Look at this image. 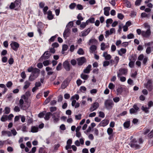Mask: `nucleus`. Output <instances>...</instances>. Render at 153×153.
<instances>
[{
	"label": "nucleus",
	"mask_w": 153,
	"mask_h": 153,
	"mask_svg": "<svg viewBox=\"0 0 153 153\" xmlns=\"http://www.w3.org/2000/svg\"><path fill=\"white\" fill-rule=\"evenodd\" d=\"M114 104L113 101L110 99L106 100L104 102L105 106L107 110L112 109Z\"/></svg>",
	"instance_id": "obj_1"
},
{
	"label": "nucleus",
	"mask_w": 153,
	"mask_h": 153,
	"mask_svg": "<svg viewBox=\"0 0 153 153\" xmlns=\"http://www.w3.org/2000/svg\"><path fill=\"white\" fill-rule=\"evenodd\" d=\"M137 140L135 138H134L131 140L130 142L129 145L132 148H134L135 149H140V146L137 144Z\"/></svg>",
	"instance_id": "obj_2"
},
{
	"label": "nucleus",
	"mask_w": 153,
	"mask_h": 153,
	"mask_svg": "<svg viewBox=\"0 0 153 153\" xmlns=\"http://www.w3.org/2000/svg\"><path fill=\"white\" fill-rule=\"evenodd\" d=\"M51 116L52 118L53 119V121L54 123H57L59 120V117H60L59 114L57 112H56L52 113Z\"/></svg>",
	"instance_id": "obj_3"
},
{
	"label": "nucleus",
	"mask_w": 153,
	"mask_h": 153,
	"mask_svg": "<svg viewBox=\"0 0 153 153\" xmlns=\"http://www.w3.org/2000/svg\"><path fill=\"white\" fill-rule=\"evenodd\" d=\"M119 71L120 72L118 73L117 74V77H120V76L123 75H126L128 73V70L127 68H120Z\"/></svg>",
	"instance_id": "obj_4"
},
{
	"label": "nucleus",
	"mask_w": 153,
	"mask_h": 153,
	"mask_svg": "<svg viewBox=\"0 0 153 153\" xmlns=\"http://www.w3.org/2000/svg\"><path fill=\"white\" fill-rule=\"evenodd\" d=\"M151 29H147L146 31H142V36L146 38H149L151 35Z\"/></svg>",
	"instance_id": "obj_5"
},
{
	"label": "nucleus",
	"mask_w": 153,
	"mask_h": 153,
	"mask_svg": "<svg viewBox=\"0 0 153 153\" xmlns=\"http://www.w3.org/2000/svg\"><path fill=\"white\" fill-rule=\"evenodd\" d=\"M10 45L11 48L15 51H17L19 47V44L16 42H13Z\"/></svg>",
	"instance_id": "obj_6"
},
{
	"label": "nucleus",
	"mask_w": 153,
	"mask_h": 153,
	"mask_svg": "<svg viewBox=\"0 0 153 153\" xmlns=\"http://www.w3.org/2000/svg\"><path fill=\"white\" fill-rule=\"evenodd\" d=\"M37 26V31L39 35L41 36L42 34V30H43L44 28L43 23L42 22H38Z\"/></svg>",
	"instance_id": "obj_7"
},
{
	"label": "nucleus",
	"mask_w": 153,
	"mask_h": 153,
	"mask_svg": "<svg viewBox=\"0 0 153 153\" xmlns=\"http://www.w3.org/2000/svg\"><path fill=\"white\" fill-rule=\"evenodd\" d=\"M51 55V54L49 51H45L42 56L41 58H43L45 60H47L49 59Z\"/></svg>",
	"instance_id": "obj_8"
},
{
	"label": "nucleus",
	"mask_w": 153,
	"mask_h": 153,
	"mask_svg": "<svg viewBox=\"0 0 153 153\" xmlns=\"http://www.w3.org/2000/svg\"><path fill=\"white\" fill-rule=\"evenodd\" d=\"M77 64L79 66L82 65L86 62V60L84 57H82L77 58Z\"/></svg>",
	"instance_id": "obj_9"
},
{
	"label": "nucleus",
	"mask_w": 153,
	"mask_h": 153,
	"mask_svg": "<svg viewBox=\"0 0 153 153\" xmlns=\"http://www.w3.org/2000/svg\"><path fill=\"white\" fill-rule=\"evenodd\" d=\"M63 66L66 71H69L70 70V65L68 61L66 60L63 63Z\"/></svg>",
	"instance_id": "obj_10"
},
{
	"label": "nucleus",
	"mask_w": 153,
	"mask_h": 153,
	"mask_svg": "<svg viewBox=\"0 0 153 153\" xmlns=\"http://www.w3.org/2000/svg\"><path fill=\"white\" fill-rule=\"evenodd\" d=\"M99 106V103L97 102H95L91 105V106L89 110L90 112H92L96 110Z\"/></svg>",
	"instance_id": "obj_11"
},
{
	"label": "nucleus",
	"mask_w": 153,
	"mask_h": 153,
	"mask_svg": "<svg viewBox=\"0 0 153 153\" xmlns=\"http://www.w3.org/2000/svg\"><path fill=\"white\" fill-rule=\"evenodd\" d=\"M109 122V120L108 119H104L102 120L100 122L98 126H100L105 127L108 124Z\"/></svg>",
	"instance_id": "obj_12"
},
{
	"label": "nucleus",
	"mask_w": 153,
	"mask_h": 153,
	"mask_svg": "<svg viewBox=\"0 0 153 153\" xmlns=\"http://www.w3.org/2000/svg\"><path fill=\"white\" fill-rule=\"evenodd\" d=\"M126 88H123L120 86L117 89V94H121L123 91H126Z\"/></svg>",
	"instance_id": "obj_13"
},
{
	"label": "nucleus",
	"mask_w": 153,
	"mask_h": 153,
	"mask_svg": "<svg viewBox=\"0 0 153 153\" xmlns=\"http://www.w3.org/2000/svg\"><path fill=\"white\" fill-rule=\"evenodd\" d=\"M46 14H47V18L49 20H51L54 18V15L52 14V11L50 10H49Z\"/></svg>",
	"instance_id": "obj_14"
},
{
	"label": "nucleus",
	"mask_w": 153,
	"mask_h": 153,
	"mask_svg": "<svg viewBox=\"0 0 153 153\" xmlns=\"http://www.w3.org/2000/svg\"><path fill=\"white\" fill-rule=\"evenodd\" d=\"M152 81L150 79H149L147 83L146 88L149 91H151L152 89Z\"/></svg>",
	"instance_id": "obj_15"
},
{
	"label": "nucleus",
	"mask_w": 153,
	"mask_h": 153,
	"mask_svg": "<svg viewBox=\"0 0 153 153\" xmlns=\"http://www.w3.org/2000/svg\"><path fill=\"white\" fill-rule=\"evenodd\" d=\"M70 31V29L68 27H67L66 29H65L63 33L64 37L67 38L69 36Z\"/></svg>",
	"instance_id": "obj_16"
},
{
	"label": "nucleus",
	"mask_w": 153,
	"mask_h": 153,
	"mask_svg": "<svg viewBox=\"0 0 153 153\" xmlns=\"http://www.w3.org/2000/svg\"><path fill=\"white\" fill-rule=\"evenodd\" d=\"M40 73V70L37 68H34L32 73V74L38 75L39 76Z\"/></svg>",
	"instance_id": "obj_17"
},
{
	"label": "nucleus",
	"mask_w": 153,
	"mask_h": 153,
	"mask_svg": "<svg viewBox=\"0 0 153 153\" xmlns=\"http://www.w3.org/2000/svg\"><path fill=\"white\" fill-rule=\"evenodd\" d=\"M91 28H88L87 29L84 30L81 32L82 33V36H87L89 34Z\"/></svg>",
	"instance_id": "obj_18"
},
{
	"label": "nucleus",
	"mask_w": 153,
	"mask_h": 153,
	"mask_svg": "<svg viewBox=\"0 0 153 153\" xmlns=\"http://www.w3.org/2000/svg\"><path fill=\"white\" fill-rule=\"evenodd\" d=\"M110 9V7H106L104 8V14L105 16H108L109 15V11Z\"/></svg>",
	"instance_id": "obj_19"
},
{
	"label": "nucleus",
	"mask_w": 153,
	"mask_h": 153,
	"mask_svg": "<svg viewBox=\"0 0 153 153\" xmlns=\"http://www.w3.org/2000/svg\"><path fill=\"white\" fill-rule=\"evenodd\" d=\"M68 80L65 79L62 82L61 85V88L62 89H65L68 86Z\"/></svg>",
	"instance_id": "obj_20"
},
{
	"label": "nucleus",
	"mask_w": 153,
	"mask_h": 153,
	"mask_svg": "<svg viewBox=\"0 0 153 153\" xmlns=\"http://www.w3.org/2000/svg\"><path fill=\"white\" fill-rule=\"evenodd\" d=\"M52 113L50 112H46L45 114L44 119L46 120H48L50 118V116H51Z\"/></svg>",
	"instance_id": "obj_21"
},
{
	"label": "nucleus",
	"mask_w": 153,
	"mask_h": 153,
	"mask_svg": "<svg viewBox=\"0 0 153 153\" xmlns=\"http://www.w3.org/2000/svg\"><path fill=\"white\" fill-rule=\"evenodd\" d=\"M90 52L91 53H93L97 49V47L96 45H93L90 48Z\"/></svg>",
	"instance_id": "obj_22"
},
{
	"label": "nucleus",
	"mask_w": 153,
	"mask_h": 153,
	"mask_svg": "<svg viewBox=\"0 0 153 153\" xmlns=\"http://www.w3.org/2000/svg\"><path fill=\"white\" fill-rule=\"evenodd\" d=\"M128 59L129 61L135 62L137 59V54L132 55L130 57H129Z\"/></svg>",
	"instance_id": "obj_23"
},
{
	"label": "nucleus",
	"mask_w": 153,
	"mask_h": 153,
	"mask_svg": "<svg viewBox=\"0 0 153 153\" xmlns=\"http://www.w3.org/2000/svg\"><path fill=\"white\" fill-rule=\"evenodd\" d=\"M38 76V75L31 74L29 77V80L30 81H33L35 80Z\"/></svg>",
	"instance_id": "obj_24"
},
{
	"label": "nucleus",
	"mask_w": 153,
	"mask_h": 153,
	"mask_svg": "<svg viewBox=\"0 0 153 153\" xmlns=\"http://www.w3.org/2000/svg\"><path fill=\"white\" fill-rule=\"evenodd\" d=\"M97 41L95 39H91L89 40L88 44L89 45L93 44H97Z\"/></svg>",
	"instance_id": "obj_25"
},
{
	"label": "nucleus",
	"mask_w": 153,
	"mask_h": 153,
	"mask_svg": "<svg viewBox=\"0 0 153 153\" xmlns=\"http://www.w3.org/2000/svg\"><path fill=\"white\" fill-rule=\"evenodd\" d=\"M126 52V50L125 48H122L120 51H118V54L120 56H122L123 54L125 53Z\"/></svg>",
	"instance_id": "obj_26"
},
{
	"label": "nucleus",
	"mask_w": 153,
	"mask_h": 153,
	"mask_svg": "<svg viewBox=\"0 0 153 153\" xmlns=\"http://www.w3.org/2000/svg\"><path fill=\"white\" fill-rule=\"evenodd\" d=\"M16 7L17 8L20 7L21 5V0H16L14 3Z\"/></svg>",
	"instance_id": "obj_27"
},
{
	"label": "nucleus",
	"mask_w": 153,
	"mask_h": 153,
	"mask_svg": "<svg viewBox=\"0 0 153 153\" xmlns=\"http://www.w3.org/2000/svg\"><path fill=\"white\" fill-rule=\"evenodd\" d=\"M113 132V130L111 128H109L107 129V133L108 135H109V137H111L112 136V134Z\"/></svg>",
	"instance_id": "obj_28"
},
{
	"label": "nucleus",
	"mask_w": 153,
	"mask_h": 153,
	"mask_svg": "<svg viewBox=\"0 0 153 153\" xmlns=\"http://www.w3.org/2000/svg\"><path fill=\"white\" fill-rule=\"evenodd\" d=\"M95 22V18L94 17H91L86 21L87 24H88L89 23H94Z\"/></svg>",
	"instance_id": "obj_29"
},
{
	"label": "nucleus",
	"mask_w": 153,
	"mask_h": 153,
	"mask_svg": "<svg viewBox=\"0 0 153 153\" xmlns=\"http://www.w3.org/2000/svg\"><path fill=\"white\" fill-rule=\"evenodd\" d=\"M38 131V128L37 127L32 126L31 128V132L33 133L37 132Z\"/></svg>",
	"instance_id": "obj_30"
},
{
	"label": "nucleus",
	"mask_w": 153,
	"mask_h": 153,
	"mask_svg": "<svg viewBox=\"0 0 153 153\" xmlns=\"http://www.w3.org/2000/svg\"><path fill=\"white\" fill-rule=\"evenodd\" d=\"M130 120L127 121L125 122L123 124L124 127L128 128L130 126Z\"/></svg>",
	"instance_id": "obj_31"
},
{
	"label": "nucleus",
	"mask_w": 153,
	"mask_h": 153,
	"mask_svg": "<svg viewBox=\"0 0 153 153\" xmlns=\"http://www.w3.org/2000/svg\"><path fill=\"white\" fill-rule=\"evenodd\" d=\"M46 111H44L42 112H40L38 115V117L40 118H42L45 116Z\"/></svg>",
	"instance_id": "obj_32"
},
{
	"label": "nucleus",
	"mask_w": 153,
	"mask_h": 153,
	"mask_svg": "<svg viewBox=\"0 0 153 153\" xmlns=\"http://www.w3.org/2000/svg\"><path fill=\"white\" fill-rule=\"evenodd\" d=\"M80 77L81 78L84 80H87L89 77V76L88 75L84 74L82 73L81 74Z\"/></svg>",
	"instance_id": "obj_33"
},
{
	"label": "nucleus",
	"mask_w": 153,
	"mask_h": 153,
	"mask_svg": "<svg viewBox=\"0 0 153 153\" xmlns=\"http://www.w3.org/2000/svg\"><path fill=\"white\" fill-rule=\"evenodd\" d=\"M25 85L23 87V88L25 89H27L29 87L30 83L28 81H26L25 82Z\"/></svg>",
	"instance_id": "obj_34"
},
{
	"label": "nucleus",
	"mask_w": 153,
	"mask_h": 153,
	"mask_svg": "<svg viewBox=\"0 0 153 153\" xmlns=\"http://www.w3.org/2000/svg\"><path fill=\"white\" fill-rule=\"evenodd\" d=\"M125 2L126 6L127 7L130 8L131 7V5L130 2L127 0H123Z\"/></svg>",
	"instance_id": "obj_35"
},
{
	"label": "nucleus",
	"mask_w": 153,
	"mask_h": 153,
	"mask_svg": "<svg viewBox=\"0 0 153 153\" xmlns=\"http://www.w3.org/2000/svg\"><path fill=\"white\" fill-rule=\"evenodd\" d=\"M58 36L57 34H56V35L52 36L49 40V42H53L54 41L55 39L56 38L57 36Z\"/></svg>",
	"instance_id": "obj_36"
},
{
	"label": "nucleus",
	"mask_w": 153,
	"mask_h": 153,
	"mask_svg": "<svg viewBox=\"0 0 153 153\" xmlns=\"http://www.w3.org/2000/svg\"><path fill=\"white\" fill-rule=\"evenodd\" d=\"M141 109L146 113H148L149 112L148 110L149 109V108H148V107H145L143 106H142L141 107Z\"/></svg>",
	"instance_id": "obj_37"
},
{
	"label": "nucleus",
	"mask_w": 153,
	"mask_h": 153,
	"mask_svg": "<svg viewBox=\"0 0 153 153\" xmlns=\"http://www.w3.org/2000/svg\"><path fill=\"white\" fill-rule=\"evenodd\" d=\"M49 8L48 6H46L43 8V12L44 15H46L47 13V11L48 10Z\"/></svg>",
	"instance_id": "obj_38"
},
{
	"label": "nucleus",
	"mask_w": 153,
	"mask_h": 153,
	"mask_svg": "<svg viewBox=\"0 0 153 153\" xmlns=\"http://www.w3.org/2000/svg\"><path fill=\"white\" fill-rule=\"evenodd\" d=\"M7 120V116L5 115L3 116L1 119V120L2 122H5Z\"/></svg>",
	"instance_id": "obj_39"
},
{
	"label": "nucleus",
	"mask_w": 153,
	"mask_h": 153,
	"mask_svg": "<svg viewBox=\"0 0 153 153\" xmlns=\"http://www.w3.org/2000/svg\"><path fill=\"white\" fill-rule=\"evenodd\" d=\"M4 111L5 114H9L10 111V108L8 107H6L5 108Z\"/></svg>",
	"instance_id": "obj_40"
},
{
	"label": "nucleus",
	"mask_w": 153,
	"mask_h": 153,
	"mask_svg": "<svg viewBox=\"0 0 153 153\" xmlns=\"http://www.w3.org/2000/svg\"><path fill=\"white\" fill-rule=\"evenodd\" d=\"M115 87V85L112 83H110L108 86V88L110 89H114Z\"/></svg>",
	"instance_id": "obj_41"
},
{
	"label": "nucleus",
	"mask_w": 153,
	"mask_h": 153,
	"mask_svg": "<svg viewBox=\"0 0 153 153\" xmlns=\"http://www.w3.org/2000/svg\"><path fill=\"white\" fill-rule=\"evenodd\" d=\"M76 6V4L73 3H71L69 6V7L71 9H74Z\"/></svg>",
	"instance_id": "obj_42"
},
{
	"label": "nucleus",
	"mask_w": 153,
	"mask_h": 153,
	"mask_svg": "<svg viewBox=\"0 0 153 153\" xmlns=\"http://www.w3.org/2000/svg\"><path fill=\"white\" fill-rule=\"evenodd\" d=\"M77 53L79 55H83L84 53V52L82 48H80L77 51Z\"/></svg>",
	"instance_id": "obj_43"
},
{
	"label": "nucleus",
	"mask_w": 153,
	"mask_h": 153,
	"mask_svg": "<svg viewBox=\"0 0 153 153\" xmlns=\"http://www.w3.org/2000/svg\"><path fill=\"white\" fill-rule=\"evenodd\" d=\"M76 9L78 10H82L83 9V6L79 4H78L76 5Z\"/></svg>",
	"instance_id": "obj_44"
},
{
	"label": "nucleus",
	"mask_w": 153,
	"mask_h": 153,
	"mask_svg": "<svg viewBox=\"0 0 153 153\" xmlns=\"http://www.w3.org/2000/svg\"><path fill=\"white\" fill-rule=\"evenodd\" d=\"M43 64L44 66H46L49 65L50 63L49 60H46L43 62Z\"/></svg>",
	"instance_id": "obj_45"
},
{
	"label": "nucleus",
	"mask_w": 153,
	"mask_h": 153,
	"mask_svg": "<svg viewBox=\"0 0 153 153\" xmlns=\"http://www.w3.org/2000/svg\"><path fill=\"white\" fill-rule=\"evenodd\" d=\"M77 18L79 20L82 21L83 20V18L82 17V14L80 13H79L77 16Z\"/></svg>",
	"instance_id": "obj_46"
},
{
	"label": "nucleus",
	"mask_w": 153,
	"mask_h": 153,
	"mask_svg": "<svg viewBox=\"0 0 153 153\" xmlns=\"http://www.w3.org/2000/svg\"><path fill=\"white\" fill-rule=\"evenodd\" d=\"M13 85V84L11 81L8 82L6 84L7 87L8 88L11 87Z\"/></svg>",
	"instance_id": "obj_47"
},
{
	"label": "nucleus",
	"mask_w": 153,
	"mask_h": 153,
	"mask_svg": "<svg viewBox=\"0 0 153 153\" xmlns=\"http://www.w3.org/2000/svg\"><path fill=\"white\" fill-rule=\"evenodd\" d=\"M101 49L102 51H104L105 49V44L104 42H102L101 43Z\"/></svg>",
	"instance_id": "obj_48"
},
{
	"label": "nucleus",
	"mask_w": 153,
	"mask_h": 153,
	"mask_svg": "<svg viewBox=\"0 0 153 153\" xmlns=\"http://www.w3.org/2000/svg\"><path fill=\"white\" fill-rule=\"evenodd\" d=\"M57 110V108L56 107H51L50 108V110L51 112L56 111Z\"/></svg>",
	"instance_id": "obj_49"
},
{
	"label": "nucleus",
	"mask_w": 153,
	"mask_h": 153,
	"mask_svg": "<svg viewBox=\"0 0 153 153\" xmlns=\"http://www.w3.org/2000/svg\"><path fill=\"white\" fill-rule=\"evenodd\" d=\"M117 17L120 19H123L124 17V16L121 13L118 14Z\"/></svg>",
	"instance_id": "obj_50"
},
{
	"label": "nucleus",
	"mask_w": 153,
	"mask_h": 153,
	"mask_svg": "<svg viewBox=\"0 0 153 153\" xmlns=\"http://www.w3.org/2000/svg\"><path fill=\"white\" fill-rule=\"evenodd\" d=\"M134 63L135 62L130 61V62L128 64L129 66L131 68H133L134 66Z\"/></svg>",
	"instance_id": "obj_51"
},
{
	"label": "nucleus",
	"mask_w": 153,
	"mask_h": 153,
	"mask_svg": "<svg viewBox=\"0 0 153 153\" xmlns=\"http://www.w3.org/2000/svg\"><path fill=\"white\" fill-rule=\"evenodd\" d=\"M62 64L61 63H59L56 67V69L57 71H59L62 69Z\"/></svg>",
	"instance_id": "obj_52"
},
{
	"label": "nucleus",
	"mask_w": 153,
	"mask_h": 153,
	"mask_svg": "<svg viewBox=\"0 0 153 153\" xmlns=\"http://www.w3.org/2000/svg\"><path fill=\"white\" fill-rule=\"evenodd\" d=\"M86 22H82V23L80 25V27L82 29H83L86 27L87 25Z\"/></svg>",
	"instance_id": "obj_53"
},
{
	"label": "nucleus",
	"mask_w": 153,
	"mask_h": 153,
	"mask_svg": "<svg viewBox=\"0 0 153 153\" xmlns=\"http://www.w3.org/2000/svg\"><path fill=\"white\" fill-rule=\"evenodd\" d=\"M80 90L82 92H84L86 90V88L84 86H81L80 87Z\"/></svg>",
	"instance_id": "obj_54"
},
{
	"label": "nucleus",
	"mask_w": 153,
	"mask_h": 153,
	"mask_svg": "<svg viewBox=\"0 0 153 153\" xmlns=\"http://www.w3.org/2000/svg\"><path fill=\"white\" fill-rule=\"evenodd\" d=\"M8 62L10 65H11L14 63V59L12 58H10L8 60Z\"/></svg>",
	"instance_id": "obj_55"
},
{
	"label": "nucleus",
	"mask_w": 153,
	"mask_h": 153,
	"mask_svg": "<svg viewBox=\"0 0 153 153\" xmlns=\"http://www.w3.org/2000/svg\"><path fill=\"white\" fill-rule=\"evenodd\" d=\"M68 48V46L66 45H63L62 46V51H65L67 50Z\"/></svg>",
	"instance_id": "obj_56"
},
{
	"label": "nucleus",
	"mask_w": 153,
	"mask_h": 153,
	"mask_svg": "<svg viewBox=\"0 0 153 153\" xmlns=\"http://www.w3.org/2000/svg\"><path fill=\"white\" fill-rule=\"evenodd\" d=\"M110 64V62L108 61H105L103 63V66L106 67L108 66Z\"/></svg>",
	"instance_id": "obj_57"
},
{
	"label": "nucleus",
	"mask_w": 153,
	"mask_h": 153,
	"mask_svg": "<svg viewBox=\"0 0 153 153\" xmlns=\"http://www.w3.org/2000/svg\"><path fill=\"white\" fill-rule=\"evenodd\" d=\"M130 113L131 114H133L135 113H136L137 112L135 111L134 109L132 108H131L129 110Z\"/></svg>",
	"instance_id": "obj_58"
},
{
	"label": "nucleus",
	"mask_w": 153,
	"mask_h": 153,
	"mask_svg": "<svg viewBox=\"0 0 153 153\" xmlns=\"http://www.w3.org/2000/svg\"><path fill=\"white\" fill-rule=\"evenodd\" d=\"M71 63L73 66L75 65L77 63L76 61L74 59H72L71 61Z\"/></svg>",
	"instance_id": "obj_59"
},
{
	"label": "nucleus",
	"mask_w": 153,
	"mask_h": 153,
	"mask_svg": "<svg viewBox=\"0 0 153 153\" xmlns=\"http://www.w3.org/2000/svg\"><path fill=\"white\" fill-rule=\"evenodd\" d=\"M16 7V5L15 3L13 2L11 3L10 5L9 6V8L11 9H13Z\"/></svg>",
	"instance_id": "obj_60"
},
{
	"label": "nucleus",
	"mask_w": 153,
	"mask_h": 153,
	"mask_svg": "<svg viewBox=\"0 0 153 153\" xmlns=\"http://www.w3.org/2000/svg\"><path fill=\"white\" fill-rule=\"evenodd\" d=\"M20 75L23 79H25L26 77V75L25 71H22L21 74Z\"/></svg>",
	"instance_id": "obj_61"
},
{
	"label": "nucleus",
	"mask_w": 153,
	"mask_h": 153,
	"mask_svg": "<svg viewBox=\"0 0 153 153\" xmlns=\"http://www.w3.org/2000/svg\"><path fill=\"white\" fill-rule=\"evenodd\" d=\"M105 115L104 113L102 111H100L99 112V116L102 118H104L105 117Z\"/></svg>",
	"instance_id": "obj_62"
},
{
	"label": "nucleus",
	"mask_w": 153,
	"mask_h": 153,
	"mask_svg": "<svg viewBox=\"0 0 153 153\" xmlns=\"http://www.w3.org/2000/svg\"><path fill=\"white\" fill-rule=\"evenodd\" d=\"M76 83L78 86H80L82 83V81L80 79H79L76 80Z\"/></svg>",
	"instance_id": "obj_63"
},
{
	"label": "nucleus",
	"mask_w": 153,
	"mask_h": 153,
	"mask_svg": "<svg viewBox=\"0 0 153 153\" xmlns=\"http://www.w3.org/2000/svg\"><path fill=\"white\" fill-rule=\"evenodd\" d=\"M45 151L44 150V148L43 147H40L39 148V153H45Z\"/></svg>",
	"instance_id": "obj_64"
}]
</instances>
